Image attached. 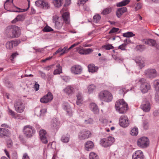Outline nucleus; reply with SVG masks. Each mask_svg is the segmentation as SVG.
<instances>
[{
	"mask_svg": "<svg viewBox=\"0 0 159 159\" xmlns=\"http://www.w3.org/2000/svg\"><path fill=\"white\" fill-rule=\"evenodd\" d=\"M6 32L11 38H18L21 34L20 29L16 25L8 26L6 29Z\"/></svg>",
	"mask_w": 159,
	"mask_h": 159,
	"instance_id": "obj_1",
	"label": "nucleus"
},
{
	"mask_svg": "<svg viewBox=\"0 0 159 159\" xmlns=\"http://www.w3.org/2000/svg\"><path fill=\"white\" fill-rule=\"evenodd\" d=\"M115 107L116 111L121 114L125 113L128 108V104L123 99L116 101Z\"/></svg>",
	"mask_w": 159,
	"mask_h": 159,
	"instance_id": "obj_2",
	"label": "nucleus"
},
{
	"mask_svg": "<svg viewBox=\"0 0 159 159\" xmlns=\"http://www.w3.org/2000/svg\"><path fill=\"white\" fill-rule=\"evenodd\" d=\"M98 97L100 100L107 102L111 101L113 98L111 93L107 90L102 91L99 93Z\"/></svg>",
	"mask_w": 159,
	"mask_h": 159,
	"instance_id": "obj_3",
	"label": "nucleus"
},
{
	"mask_svg": "<svg viewBox=\"0 0 159 159\" xmlns=\"http://www.w3.org/2000/svg\"><path fill=\"white\" fill-rule=\"evenodd\" d=\"M138 83L140 85V90L143 93L147 92L150 89V85L146 82V80L144 78L140 79Z\"/></svg>",
	"mask_w": 159,
	"mask_h": 159,
	"instance_id": "obj_4",
	"label": "nucleus"
},
{
	"mask_svg": "<svg viewBox=\"0 0 159 159\" xmlns=\"http://www.w3.org/2000/svg\"><path fill=\"white\" fill-rule=\"evenodd\" d=\"M23 132L25 136L28 138L32 137L35 133V130L32 126L27 125L25 126L23 129Z\"/></svg>",
	"mask_w": 159,
	"mask_h": 159,
	"instance_id": "obj_5",
	"label": "nucleus"
},
{
	"mask_svg": "<svg viewBox=\"0 0 159 159\" xmlns=\"http://www.w3.org/2000/svg\"><path fill=\"white\" fill-rule=\"evenodd\" d=\"M115 141L114 138L109 136L103 138L100 141V144L104 148H107L111 146Z\"/></svg>",
	"mask_w": 159,
	"mask_h": 159,
	"instance_id": "obj_6",
	"label": "nucleus"
},
{
	"mask_svg": "<svg viewBox=\"0 0 159 159\" xmlns=\"http://www.w3.org/2000/svg\"><path fill=\"white\" fill-rule=\"evenodd\" d=\"M15 110L17 112L21 113L25 109V104L20 100L16 101L14 104Z\"/></svg>",
	"mask_w": 159,
	"mask_h": 159,
	"instance_id": "obj_7",
	"label": "nucleus"
},
{
	"mask_svg": "<svg viewBox=\"0 0 159 159\" xmlns=\"http://www.w3.org/2000/svg\"><path fill=\"white\" fill-rule=\"evenodd\" d=\"M52 18L53 21L55 23L56 28L58 30L61 29L63 23V21L61 17L55 15L53 16Z\"/></svg>",
	"mask_w": 159,
	"mask_h": 159,
	"instance_id": "obj_8",
	"label": "nucleus"
},
{
	"mask_svg": "<svg viewBox=\"0 0 159 159\" xmlns=\"http://www.w3.org/2000/svg\"><path fill=\"white\" fill-rule=\"evenodd\" d=\"M149 140L146 137H142L139 139L137 141L138 145L141 148H146L149 144Z\"/></svg>",
	"mask_w": 159,
	"mask_h": 159,
	"instance_id": "obj_9",
	"label": "nucleus"
},
{
	"mask_svg": "<svg viewBox=\"0 0 159 159\" xmlns=\"http://www.w3.org/2000/svg\"><path fill=\"white\" fill-rule=\"evenodd\" d=\"M91 135V132L86 130H83L80 131L78 135V138L80 140H84L90 137Z\"/></svg>",
	"mask_w": 159,
	"mask_h": 159,
	"instance_id": "obj_10",
	"label": "nucleus"
},
{
	"mask_svg": "<svg viewBox=\"0 0 159 159\" xmlns=\"http://www.w3.org/2000/svg\"><path fill=\"white\" fill-rule=\"evenodd\" d=\"M129 122L127 116H121L119 119V124L122 127H126L129 126Z\"/></svg>",
	"mask_w": 159,
	"mask_h": 159,
	"instance_id": "obj_11",
	"label": "nucleus"
},
{
	"mask_svg": "<svg viewBox=\"0 0 159 159\" xmlns=\"http://www.w3.org/2000/svg\"><path fill=\"white\" fill-rule=\"evenodd\" d=\"M53 98V96L51 92H49L40 99L41 102L46 103L51 101Z\"/></svg>",
	"mask_w": 159,
	"mask_h": 159,
	"instance_id": "obj_12",
	"label": "nucleus"
},
{
	"mask_svg": "<svg viewBox=\"0 0 159 159\" xmlns=\"http://www.w3.org/2000/svg\"><path fill=\"white\" fill-rule=\"evenodd\" d=\"M144 73L149 78H154L157 75L156 70L153 69H149L145 70Z\"/></svg>",
	"mask_w": 159,
	"mask_h": 159,
	"instance_id": "obj_13",
	"label": "nucleus"
},
{
	"mask_svg": "<svg viewBox=\"0 0 159 159\" xmlns=\"http://www.w3.org/2000/svg\"><path fill=\"white\" fill-rule=\"evenodd\" d=\"M82 67L79 65H76L73 66L71 68V71L75 75L80 74L82 71Z\"/></svg>",
	"mask_w": 159,
	"mask_h": 159,
	"instance_id": "obj_14",
	"label": "nucleus"
},
{
	"mask_svg": "<svg viewBox=\"0 0 159 159\" xmlns=\"http://www.w3.org/2000/svg\"><path fill=\"white\" fill-rule=\"evenodd\" d=\"M35 4L38 7L45 9H48L49 7L48 3L42 0H38L36 1Z\"/></svg>",
	"mask_w": 159,
	"mask_h": 159,
	"instance_id": "obj_15",
	"label": "nucleus"
},
{
	"mask_svg": "<svg viewBox=\"0 0 159 159\" xmlns=\"http://www.w3.org/2000/svg\"><path fill=\"white\" fill-rule=\"evenodd\" d=\"M141 107V109L145 112H148L150 110L151 107L149 102L147 101L144 100Z\"/></svg>",
	"mask_w": 159,
	"mask_h": 159,
	"instance_id": "obj_16",
	"label": "nucleus"
},
{
	"mask_svg": "<svg viewBox=\"0 0 159 159\" xmlns=\"http://www.w3.org/2000/svg\"><path fill=\"white\" fill-rule=\"evenodd\" d=\"M20 42V41H11L7 42L6 44V47L7 49H11L14 47L17 46Z\"/></svg>",
	"mask_w": 159,
	"mask_h": 159,
	"instance_id": "obj_17",
	"label": "nucleus"
},
{
	"mask_svg": "<svg viewBox=\"0 0 159 159\" xmlns=\"http://www.w3.org/2000/svg\"><path fill=\"white\" fill-rule=\"evenodd\" d=\"M46 131L43 129L39 131L40 139L42 142L44 144H46L48 143V140L46 137Z\"/></svg>",
	"mask_w": 159,
	"mask_h": 159,
	"instance_id": "obj_18",
	"label": "nucleus"
},
{
	"mask_svg": "<svg viewBox=\"0 0 159 159\" xmlns=\"http://www.w3.org/2000/svg\"><path fill=\"white\" fill-rule=\"evenodd\" d=\"M77 50L80 54L82 55L89 54L93 51V50L91 48L84 49L83 48H77Z\"/></svg>",
	"mask_w": 159,
	"mask_h": 159,
	"instance_id": "obj_19",
	"label": "nucleus"
},
{
	"mask_svg": "<svg viewBox=\"0 0 159 159\" xmlns=\"http://www.w3.org/2000/svg\"><path fill=\"white\" fill-rule=\"evenodd\" d=\"M133 159H144V156L143 152L141 150L137 151L132 155Z\"/></svg>",
	"mask_w": 159,
	"mask_h": 159,
	"instance_id": "obj_20",
	"label": "nucleus"
},
{
	"mask_svg": "<svg viewBox=\"0 0 159 159\" xmlns=\"http://www.w3.org/2000/svg\"><path fill=\"white\" fill-rule=\"evenodd\" d=\"M94 146L93 142L91 141H88L85 142L84 144L85 149L87 151H90L92 149Z\"/></svg>",
	"mask_w": 159,
	"mask_h": 159,
	"instance_id": "obj_21",
	"label": "nucleus"
},
{
	"mask_svg": "<svg viewBox=\"0 0 159 159\" xmlns=\"http://www.w3.org/2000/svg\"><path fill=\"white\" fill-rule=\"evenodd\" d=\"M127 11L126 7H122L118 8L116 12V15L118 18H120L123 13Z\"/></svg>",
	"mask_w": 159,
	"mask_h": 159,
	"instance_id": "obj_22",
	"label": "nucleus"
},
{
	"mask_svg": "<svg viewBox=\"0 0 159 159\" xmlns=\"http://www.w3.org/2000/svg\"><path fill=\"white\" fill-rule=\"evenodd\" d=\"M10 134L9 130L5 128H0V137L7 136Z\"/></svg>",
	"mask_w": 159,
	"mask_h": 159,
	"instance_id": "obj_23",
	"label": "nucleus"
},
{
	"mask_svg": "<svg viewBox=\"0 0 159 159\" xmlns=\"http://www.w3.org/2000/svg\"><path fill=\"white\" fill-rule=\"evenodd\" d=\"M59 123L56 118L53 119L52 121L51 127L54 130H57L58 129Z\"/></svg>",
	"mask_w": 159,
	"mask_h": 159,
	"instance_id": "obj_24",
	"label": "nucleus"
},
{
	"mask_svg": "<svg viewBox=\"0 0 159 159\" xmlns=\"http://www.w3.org/2000/svg\"><path fill=\"white\" fill-rule=\"evenodd\" d=\"M64 92L68 95H71L74 92V88L71 86H68L64 90Z\"/></svg>",
	"mask_w": 159,
	"mask_h": 159,
	"instance_id": "obj_25",
	"label": "nucleus"
},
{
	"mask_svg": "<svg viewBox=\"0 0 159 159\" xmlns=\"http://www.w3.org/2000/svg\"><path fill=\"white\" fill-rule=\"evenodd\" d=\"M63 21L66 24H69L70 22L69 13L68 12L64 13L62 15L61 17Z\"/></svg>",
	"mask_w": 159,
	"mask_h": 159,
	"instance_id": "obj_26",
	"label": "nucleus"
},
{
	"mask_svg": "<svg viewBox=\"0 0 159 159\" xmlns=\"http://www.w3.org/2000/svg\"><path fill=\"white\" fill-rule=\"evenodd\" d=\"M148 45L155 48L156 49L159 48V45L158 44L156 41L152 39H149Z\"/></svg>",
	"mask_w": 159,
	"mask_h": 159,
	"instance_id": "obj_27",
	"label": "nucleus"
},
{
	"mask_svg": "<svg viewBox=\"0 0 159 159\" xmlns=\"http://www.w3.org/2000/svg\"><path fill=\"white\" fill-rule=\"evenodd\" d=\"M91 110L95 114L98 113L99 112V110L97 105L94 103H92L90 105Z\"/></svg>",
	"mask_w": 159,
	"mask_h": 159,
	"instance_id": "obj_28",
	"label": "nucleus"
},
{
	"mask_svg": "<svg viewBox=\"0 0 159 159\" xmlns=\"http://www.w3.org/2000/svg\"><path fill=\"white\" fill-rule=\"evenodd\" d=\"M76 96L77 98L76 104L78 105H80L83 103V98L82 94L78 92Z\"/></svg>",
	"mask_w": 159,
	"mask_h": 159,
	"instance_id": "obj_29",
	"label": "nucleus"
},
{
	"mask_svg": "<svg viewBox=\"0 0 159 159\" xmlns=\"http://www.w3.org/2000/svg\"><path fill=\"white\" fill-rule=\"evenodd\" d=\"M25 19V16L23 15H18L16 18L11 21L12 23H15L17 21H23Z\"/></svg>",
	"mask_w": 159,
	"mask_h": 159,
	"instance_id": "obj_30",
	"label": "nucleus"
},
{
	"mask_svg": "<svg viewBox=\"0 0 159 159\" xmlns=\"http://www.w3.org/2000/svg\"><path fill=\"white\" fill-rule=\"evenodd\" d=\"M88 68L89 71L92 73L96 72L98 69V67L95 66L94 64H90L89 65Z\"/></svg>",
	"mask_w": 159,
	"mask_h": 159,
	"instance_id": "obj_31",
	"label": "nucleus"
},
{
	"mask_svg": "<svg viewBox=\"0 0 159 159\" xmlns=\"http://www.w3.org/2000/svg\"><path fill=\"white\" fill-rule=\"evenodd\" d=\"M130 1V0H123L122 1L117 3L116 5L117 7L125 6L129 3Z\"/></svg>",
	"mask_w": 159,
	"mask_h": 159,
	"instance_id": "obj_32",
	"label": "nucleus"
},
{
	"mask_svg": "<svg viewBox=\"0 0 159 159\" xmlns=\"http://www.w3.org/2000/svg\"><path fill=\"white\" fill-rule=\"evenodd\" d=\"M96 86L94 84L89 85L88 87V92L89 94L93 93L96 89Z\"/></svg>",
	"mask_w": 159,
	"mask_h": 159,
	"instance_id": "obj_33",
	"label": "nucleus"
},
{
	"mask_svg": "<svg viewBox=\"0 0 159 159\" xmlns=\"http://www.w3.org/2000/svg\"><path fill=\"white\" fill-rule=\"evenodd\" d=\"M64 109L66 110L68 114L71 116L72 115V111L69 105H66L64 106Z\"/></svg>",
	"mask_w": 159,
	"mask_h": 159,
	"instance_id": "obj_34",
	"label": "nucleus"
},
{
	"mask_svg": "<svg viewBox=\"0 0 159 159\" xmlns=\"http://www.w3.org/2000/svg\"><path fill=\"white\" fill-rule=\"evenodd\" d=\"M138 133V129L137 128L134 127L131 129L130 134L133 136H136Z\"/></svg>",
	"mask_w": 159,
	"mask_h": 159,
	"instance_id": "obj_35",
	"label": "nucleus"
},
{
	"mask_svg": "<svg viewBox=\"0 0 159 159\" xmlns=\"http://www.w3.org/2000/svg\"><path fill=\"white\" fill-rule=\"evenodd\" d=\"M112 10L111 7L106 8L103 10L102 12V14L103 15H107L110 13Z\"/></svg>",
	"mask_w": 159,
	"mask_h": 159,
	"instance_id": "obj_36",
	"label": "nucleus"
},
{
	"mask_svg": "<svg viewBox=\"0 0 159 159\" xmlns=\"http://www.w3.org/2000/svg\"><path fill=\"white\" fill-rule=\"evenodd\" d=\"M146 48L145 46L144 45H139L136 46V49L137 51L140 52H142Z\"/></svg>",
	"mask_w": 159,
	"mask_h": 159,
	"instance_id": "obj_37",
	"label": "nucleus"
},
{
	"mask_svg": "<svg viewBox=\"0 0 159 159\" xmlns=\"http://www.w3.org/2000/svg\"><path fill=\"white\" fill-rule=\"evenodd\" d=\"M98 155L93 152H91L89 155V159H98Z\"/></svg>",
	"mask_w": 159,
	"mask_h": 159,
	"instance_id": "obj_38",
	"label": "nucleus"
},
{
	"mask_svg": "<svg viewBox=\"0 0 159 159\" xmlns=\"http://www.w3.org/2000/svg\"><path fill=\"white\" fill-rule=\"evenodd\" d=\"M63 0H55L53 1V3L56 7H59L62 5V1Z\"/></svg>",
	"mask_w": 159,
	"mask_h": 159,
	"instance_id": "obj_39",
	"label": "nucleus"
},
{
	"mask_svg": "<svg viewBox=\"0 0 159 159\" xmlns=\"http://www.w3.org/2000/svg\"><path fill=\"white\" fill-rule=\"evenodd\" d=\"M70 136H66L65 135L62 136L61 140L64 143H68L69 141Z\"/></svg>",
	"mask_w": 159,
	"mask_h": 159,
	"instance_id": "obj_40",
	"label": "nucleus"
},
{
	"mask_svg": "<svg viewBox=\"0 0 159 159\" xmlns=\"http://www.w3.org/2000/svg\"><path fill=\"white\" fill-rule=\"evenodd\" d=\"M101 19V16L98 14L96 15L93 17V21L94 22L97 23L99 22Z\"/></svg>",
	"mask_w": 159,
	"mask_h": 159,
	"instance_id": "obj_41",
	"label": "nucleus"
},
{
	"mask_svg": "<svg viewBox=\"0 0 159 159\" xmlns=\"http://www.w3.org/2000/svg\"><path fill=\"white\" fill-rule=\"evenodd\" d=\"M134 35L135 34H134L132 32H130L124 33L123 35V37L127 38L131 37Z\"/></svg>",
	"mask_w": 159,
	"mask_h": 159,
	"instance_id": "obj_42",
	"label": "nucleus"
},
{
	"mask_svg": "<svg viewBox=\"0 0 159 159\" xmlns=\"http://www.w3.org/2000/svg\"><path fill=\"white\" fill-rule=\"evenodd\" d=\"M7 147L9 148H11L13 146V142L10 139H7L6 140Z\"/></svg>",
	"mask_w": 159,
	"mask_h": 159,
	"instance_id": "obj_43",
	"label": "nucleus"
},
{
	"mask_svg": "<svg viewBox=\"0 0 159 159\" xmlns=\"http://www.w3.org/2000/svg\"><path fill=\"white\" fill-rule=\"evenodd\" d=\"M136 62L140 69L142 68L145 66L144 62L143 61H136Z\"/></svg>",
	"mask_w": 159,
	"mask_h": 159,
	"instance_id": "obj_44",
	"label": "nucleus"
},
{
	"mask_svg": "<svg viewBox=\"0 0 159 159\" xmlns=\"http://www.w3.org/2000/svg\"><path fill=\"white\" fill-rule=\"evenodd\" d=\"M43 31L45 32H49L53 31V30L50 27L46 25L44 28Z\"/></svg>",
	"mask_w": 159,
	"mask_h": 159,
	"instance_id": "obj_45",
	"label": "nucleus"
},
{
	"mask_svg": "<svg viewBox=\"0 0 159 159\" xmlns=\"http://www.w3.org/2000/svg\"><path fill=\"white\" fill-rule=\"evenodd\" d=\"M102 47L106 50H110L113 48V47L110 44H106L102 46Z\"/></svg>",
	"mask_w": 159,
	"mask_h": 159,
	"instance_id": "obj_46",
	"label": "nucleus"
},
{
	"mask_svg": "<svg viewBox=\"0 0 159 159\" xmlns=\"http://www.w3.org/2000/svg\"><path fill=\"white\" fill-rule=\"evenodd\" d=\"M62 72V69H57L54 70L53 72V74L54 75L60 74Z\"/></svg>",
	"mask_w": 159,
	"mask_h": 159,
	"instance_id": "obj_47",
	"label": "nucleus"
},
{
	"mask_svg": "<svg viewBox=\"0 0 159 159\" xmlns=\"http://www.w3.org/2000/svg\"><path fill=\"white\" fill-rule=\"evenodd\" d=\"M135 5H136L135 7V9L136 11L140 9L142 7V5L140 3H135Z\"/></svg>",
	"mask_w": 159,
	"mask_h": 159,
	"instance_id": "obj_48",
	"label": "nucleus"
},
{
	"mask_svg": "<svg viewBox=\"0 0 159 159\" xmlns=\"http://www.w3.org/2000/svg\"><path fill=\"white\" fill-rule=\"evenodd\" d=\"M18 55V53L17 52L12 53L11 55V61H13V59L14 58H15L16 56Z\"/></svg>",
	"mask_w": 159,
	"mask_h": 159,
	"instance_id": "obj_49",
	"label": "nucleus"
},
{
	"mask_svg": "<svg viewBox=\"0 0 159 159\" xmlns=\"http://www.w3.org/2000/svg\"><path fill=\"white\" fill-rule=\"evenodd\" d=\"M143 127L145 129H147L148 127V123L147 121H144L143 122Z\"/></svg>",
	"mask_w": 159,
	"mask_h": 159,
	"instance_id": "obj_50",
	"label": "nucleus"
},
{
	"mask_svg": "<svg viewBox=\"0 0 159 159\" xmlns=\"http://www.w3.org/2000/svg\"><path fill=\"white\" fill-rule=\"evenodd\" d=\"M88 0H78L77 4L79 5L84 4Z\"/></svg>",
	"mask_w": 159,
	"mask_h": 159,
	"instance_id": "obj_51",
	"label": "nucleus"
},
{
	"mask_svg": "<svg viewBox=\"0 0 159 159\" xmlns=\"http://www.w3.org/2000/svg\"><path fill=\"white\" fill-rule=\"evenodd\" d=\"M8 111L9 112V114L10 115L12 116H15V112L10 109L8 107Z\"/></svg>",
	"mask_w": 159,
	"mask_h": 159,
	"instance_id": "obj_52",
	"label": "nucleus"
},
{
	"mask_svg": "<svg viewBox=\"0 0 159 159\" xmlns=\"http://www.w3.org/2000/svg\"><path fill=\"white\" fill-rule=\"evenodd\" d=\"M119 30V29L118 28L113 27L111 30L109 32V33L111 34L116 32H117Z\"/></svg>",
	"mask_w": 159,
	"mask_h": 159,
	"instance_id": "obj_53",
	"label": "nucleus"
},
{
	"mask_svg": "<svg viewBox=\"0 0 159 159\" xmlns=\"http://www.w3.org/2000/svg\"><path fill=\"white\" fill-rule=\"evenodd\" d=\"M126 46V44L125 43H124L120 45L118 47V49H120L122 50H125V47Z\"/></svg>",
	"mask_w": 159,
	"mask_h": 159,
	"instance_id": "obj_54",
	"label": "nucleus"
},
{
	"mask_svg": "<svg viewBox=\"0 0 159 159\" xmlns=\"http://www.w3.org/2000/svg\"><path fill=\"white\" fill-rule=\"evenodd\" d=\"M93 122V120L91 118H89L87 120H85L84 123L86 124H92Z\"/></svg>",
	"mask_w": 159,
	"mask_h": 159,
	"instance_id": "obj_55",
	"label": "nucleus"
},
{
	"mask_svg": "<svg viewBox=\"0 0 159 159\" xmlns=\"http://www.w3.org/2000/svg\"><path fill=\"white\" fill-rule=\"evenodd\" d=\"M68 47L67 46L65 47L63 49H62V50L64 52L62 53H61L60 54V56H62L63 55L66 51H68L69 50H68Z\"/></svg>",
	"mask_w": 159,
	"mask_h": 159,
	"instance_id": "obj_56",
	"label": "nucleus"
},
{
	"mask_svg": "<svg viewBox=\"0 0 159 159\" xmlns=\"http://www.w3.org/2000/svg\"><path fill=\"white\" fill-rule=\"evenodd\" d=\"M81 42H78L77 43H75L71 45V46L68 49V50H70L71 49L77 46Z\"/></svg>",
	"mask_w": 159,
	"mask_h": 159,
	"instance_id": "obj_57",
	"label": "nucleus"
},
{
	"mask_svg": "<svg viewBox=\"0 0 159 159\" xmlns=\"http://www.w3.org/2000/svg\"><path fill=\"white\" fill-rule=\"evenodd\" d=\"M47 110L46 109H43L40 110V113L39 114V116L43 115L44 114L46 113Z\"/></svg>",
	"mask_w": 159,
	"mask_h": 159,
	"instance_id": "obj_58",
	"label": "nucleus"
},
{
	"mask_svg": "<svg viewBox=\"0 0 159 159\" xmlns=\"http://www.w3.org/2000/svg\"><path fill=\"white\" fill-rule=\"evenodd\" d=\"M154 85L156 87L159 88V80H155L153 82Z\"/></svg>",
	"mask_w": 159,
	"mask_h": 159,
	"instance_id": "obj_59",
	"label": "nucleus"
},
{
	"mask_svg": "<svg viewBox=\"0 0 159 159\" xmlns=\"http://www.w3.org/2000/svg\"><path fill=\"white\" fill-rule=\"evenodd\" d=\"M39 85L37 83V82H35V84L34 86V88L36 91H38L39 89Z\"/></svg>",
	"mask_w": 159,
	"mask_h": 159,
	"instance_id": "obj_60",
	"label": "nucleus"
},
{
	"mask_svg": "<svg viewBox=\"0 0 159 159\" xmlns=\"http://www.w3.org/2000/svg\"><path fill=\"white\" fill-rule=\"evenodd\" d=\"M39 72L42 78L45 79L46 78V75L45 73L41 71H39Z\"/></svg>",
	"mask_w": 159,
	"mask_h": 159,
	"instance_id": "obj_61",
	"label": "nucleus"
},
{
	"mask_svg": "<svg viewBox=\"0 0 159 159\" xmlns=\"http://www.w3.org/2000/svg\"><path fill=\"white\" fill-rule=\"evenodd\" d=\"M155 99L156 101L159 102V90L157 91L156 93Z\"/></svg>",
	"mask_w": 159,
	"mask_h": 159,
	"instance_id": "obj_62",
	"label": "nucleus"
},
{
	"mask_svg": "<svg viewBox=\"0 0 159 159\" xmlns=\"http://www.w3.org/2000/svg\"><path fill=\"white\" fill-rule=\"evenodd\" d=\"M9 0H7L4 4V7L6 10H7L8 8V4Z\"/></svg>",
	"mask_w": 159,
	"mask_h": 159,
	"instance_id": "obj_63",
	"label": "nucleus"
},
{
	"mask_svg": "<svg viewBox=\"0 0 159 159\" xmlns=\"http://www.w3.org/2000/svg\"><path fill=\"white\" fill-rule=\"evenodd\" d=\"M142 42L148 45L149 39H143L141 40Z\"/></svg>",
	"mask_w": 159,
	"mask_h": 159,
	"instance_id": "obj_64",
	"label": "nucleus"
}]
</instances>
